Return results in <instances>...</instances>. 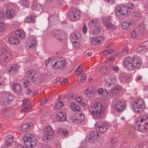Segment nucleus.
Masks as SVG:
<instances>
[{
    "label": "nucleus",
    "mask_w": 148,
    "mask_h": 148,
    "mask_svg": "<svg viewBox=\"0 0 148 148\" xmlns=\"http://www.w3.org/2000/svg\"><path fill=\"white\" fill-rule=\"evenodd\" d=\"M68 81V79L67 78L64 79L61 82V84L62 85L64 84H66Z\"/></svg>",
    "instance_id": "nucleus-60"
},
{
    "label": "nucleus",
    "mask_w": 148,
    "mask_h": 148,
    "mask_svg": "<svg viewBox=\"0 0 148 148\" xmlns=\"http://www.w3.org/2000/svg\"><path fill=\"white\" fill-rule=\"evenodd\" d=\"M129 51V49L128 47H126L124 48L123 50L122 51V52L121 53L119 52L117 53L116 55V56H121V55H125Z\"/></svg>",
    "instance_id": "nucleus-40"
},
{
    "label": "nucleus",
    "mask_w": 148,
    "mask_h": 148,
    "mask_svg": "<svg viewBox=\"0 0 148 148\" xmlns=\"http://www.w3.org/2000/svg\"><path fill=\"white\" fill-rule=\"evenodd\" d=\"M98 133L97 131H90V132L88 138V141L91 143H92L94 142V139L95 138L96 136H98Z\"/></svg>",
    "instance_id": "nucleus-22"
},
{
    "label": "nucleus",
    "mask_w": 148,
    "mask_h": 148,
    "mask_svg": "<svg viewBox=\"0 0 148 148\" xmlns=\"http://www.w3.org/2000/svg\"><path fill=\"white\" fill-rule=\"evenodd\" d=\"M144 103V101L143 99L141 98L138 99L135 101V103L134 104V106H145Z\"/></svg>",
    "instance_id": "nucleus-33"
},
{
    "label": "nucleus",
    "mask_w": 148,
    "mask_h": 148,
    "mask_svg": "<svg viewBox=\"0 0 148 148\" xmlns=\"http://www.w3.org/2000/svg\"><path fill=\"white\" fill-rule=\"evenodd\" d=\"M101 25L98 21V20L96 18H92L90 20L88 23V26L90 28L100 26Z\"/></svg>",
    "instance_id": "nucleus-15"
},
{
    "label": "nucleus",
    "mask_w": 148,
    "mask_h": 148,
    "mask_svg": "<svg viewBox=\"0 0 148 148\" xmlns=\"http://www.w3.org/2000/svg\"><path fill=\"white\" fill-rule=\"evenodd\" d=\"M12 143L9 142L8 141L7 142V141H6L4 144V147H8L11 145L12 144Z\"/></svg>",
    "instance_id": "nucleus-59"
},
{
    "label": "nucleus",
    "mask_w": 148,
    "mask_h": 148,
    "mask_svg": "<svg viewBox=\"0 0 148 148\" xmlns=\"http://www.w3.org/2000/svg\"><path fill=\"white\" fill-rule=\"evenodd\" d=\"M24 144L28 147H33L37 143L36 139L34 135L31 133L25 134L23 138Z\"/></svg>",
    "instance_id": "nucleus-4"
},
{
    "label": "nucleus",
    "mask_w": 148,
    "mask_h": 148,
    "mask_svg": "<svg viewBox=\"0 0 148 148\" xmlns=\"http://www.w3.org/2000/svg\"><path fill=\"white\" fill-rule=\"evenodd\" d=\"M52 35L56 39L60 41L65 40L66 38V34L61 30H56L54 31Z\"/></svg>",
    "instance_id": "nucleus-8"
},
{
    "label": "nucleus",
    "mask_w": 148,
    "mask_h": 148,
    "mask_svg": "<svg viewBox=\"0 0 148 148\" xmlns=\"http://www.w3.org/2000/svg\"><path fill=\"white\" fill-rule=\"evenodd\" d=\"M104 25L106 28L109 30H113L116 28V26L109 22L104 23Z\"/></svg>",
    "instance_id": "nucleus-24"
},
{
    "label": "nucleus",
    "mask_w": 148,
    "mask_h": 148,
    "mask_svg": "<svg viewBox=\"0 0 148 148\" xmlns=\"http://www.w3.org/2000/svg\"><path fill=\"white\" fill-rule=\"evenodd\" d=\"M134 111L138 113H142L145 108V106H134Z\"/></svg>",
    "instance_id": "nucleus-32"
},
{
    "label": "nucleus",
    "mask_w": 148,
    "mask_h": 148,
    "mask_svg": "<svg viewBox=\"0 0 148 148\" xmlns=\"http://www.w3.org/2000/svg\"><path fill=\"white\" fill-rule=\"evenodd\" d=\"M115 13L118 16H120L122 15L127 16L130 14V11L127 10L125 5H124L117 6L115 10Z\"/></svg>",
    "instance_id": "nucleus-6"
},
{
    "label": "nucleus",
    "mask_w": 148,
    "mask_h": 148,
    "mask_svg": "<svg viewBox=\"0 0 148 148\" xmlns=\"http://www.w3.org/2000/svg\"><path fill=\"white\" fill-rule=\"evenodd\" d=\"M112 69L115 71L118 72L119 70V68L118 66H113Z\"/></svg>",
    "instance_id": "nucleus-64"
},
{
    "label": "nucleus",
    "mask_w": 148,
    "mask_h": 148,
    "mask_svg": "<svg viewBox=\"0 0 148 148\" xmlns=\"http://www.w3.org/2000/svg\"><path fill=\"white\" fill-rule=\"evenodd\" d=\"M112 95L111 93H109V91L107 90H105L103 91L102 94V96L103 98H111L112 96Z\"/></svg>",
    "instance_id": "nucleus-37"
},
{
    "label": "nucleus",
    "mask_w": 148,
    "mask_h": 148,
    "mask_svg": "<svg viewBox=\"0 0 148 148\" xmlns=\"http://www.w3.org/2000/svg\"><path fill=\"white\" fill-rule=\"evenodd\" d=\"M83 67L81 65H80L79 67L77 69L75 72V74L76 75H79L82 73V70Z\"/></svg>",
    "instance_id": "nucleus-50"
},
{
    "label": "nucleus",
    "mask_w": 148,
    "mask_h": 148,
    "mask_svg": "<svg viewBox=\"0 0 148 148\" xmlns=\"http://www.w3.org/2000/svg\"><path fill=\"white\" fill-rule=\"evenodd\" d=\"M56 118L59 122L64 121L67 120L66 114L65 113L60 112L57 114Z\"/></svg>",
    "instance_id": "nucleus-20"
},
{
    "label": "nucleus",
    "mask_w": 148,
    "mask_h": 148,
    "mask_svg": "<svg viewBox=\"0 0 148 148\" xmlns=\"http://www.w3.org/2000/svg\"><path fill=\"white\" fill-rule=\"evenodd\" d=\"M0 60H2L1 62H4L7 59H11L12 56L10 53L3 48H0Z\"/></svg>",
    "instance_id": "nucleus-9"
},
{
    "label": "nucleus",
    "mask_w": 148,
    "mask_h": 148,
    "mask_svg": "<svg viewBox=\"0 0 148 148\" xmlns=\"http://www.w3.org/2000/svg\"><path fill=\"white\" fill-rule=\"evenodd\" d=\"M121 90V86L119 85H116L113 89L110 91L111 94L112 95H115L119 92Z\"/></svg>",
    "instance_id": "nucleus-25"
},
{
    "label": "nucleus",
    "mask_w": 148,
    "mask_h": 148,
    "mask_svg": "<svg viewBox=\"0 0 148 148\" xmlns=\"http://www.w3.org/2000/svg\"><path fill=\"white\" fill-rule=\"evenodd\" d=\"M84 119V116L82 114L75 115L72 118V122L75 123L82 122Z\"/></svg>",
    "instance_id": "nucleus-14"
},
{
    "label": "nucleus",
    "mask_w": 148,
    "mask_h": 148,
    "mask_svg": "<svg viewBox=\"0 0 148 148\" xmlns=\"http://www.w3.org/2000/svg\"><path fill=\"white\" fill-rule=\"evenodd\" d=\"M100 71L102 74H105L107 71L106 67V66H102L100 69Z\"/></svg>",
    "instance_id": "nucleus-52"
},
{
    "label": "nucleus",
    "mask_w": 148,
    "mask_h": 148,
    "mask_svg": "<svg viewBox=\"0 0 148 148\" xmlns=\"http://www.w3.org/2000/svg\"><path fill=\"white\" fill-rule=\"evenodd\" d=\"M111 19V18L110 16L108 18H107L105 17H103L102 18V20L103 21L104 23L108 22Z\"/></svg>",
    "instance_id": "nucleus-56"
},
{
    "label": "nucleus",
    "mask_w": 148,
    "mask_h": 148,
    "mask_svg": "<svg viewBox=\"0 0 148 148\" xmlns=\"http://www.w3.org/2000/svg\"><path fill=\"white\" fill-rule=\"evenodd\" d=\"M32 107V106L31 104H27V106L24 107V108L21 110V112H27Z\"/></svg>",
    "instance_id": "nucleus-41"
},
{
    "label": "nucleus",
    "mask_w": 148,
    "mask_h": 148,
    "mask_svg": "<svg viewBox=\"0 0 148 148\" xmlns=\"http://www.w3.org/2000/svg\"><path fill=\"white\" fill-rule=\"evenodd\" d=\"M28 104H30L29 103L28 100L26 99H25L23 101V103L22 106L23 107H25V106H27V105Z\"/></svg>",
    "instance_id": "nucleus-55"
},
{
    "label": "nucleus",
    "mask_w": 148,
    "mask_h": 148,
    "mask_svg": "<svg viewBox=\"0 0 148 148\" xmlns=\"http://www.w3.org/2000/svg\"><path fill=\"white\" fill-rule=\"evenodd\" d=\"M16 12L15 10L12 8H10L6 10L5 12L6 17L9 19L13 18L16 15Z\"/></svg>",
    "instance_id": "nucleus-17"
},
{
    "label": "nucleus",
    "mask_w": 148,
    "mask_h": 148,
    "mask_svg": "<svg viewBox=\"0 0 148 148\" xmlns=\"http://www.w3.org/2000/svg\"><path fill=\"white\" fill-rule=\"evenodd\" d=\"M147 49H146L144 46H139L137 48L136 51L137 53H139L141 52V51H144L145 52H146Z\"/></svg>",
    "instance_id": "nucleus-42"
},
{
    "label": "nucleus",
    "mask_w": 148,
    "mask_h": 148,
    "mask_svg": "<svg viewBox=\"0 0 148 148\" xmlns=\"http://www.w3.org/2000/svg\"><path fill=\"white\" fill-rule=\"evenodd\" d=\"M20 4L25 7H27L29 5L30 3L29 0H20Z\"/></svg>",
    "instance_id": "nucleus-38"
},
{
    "label": "nucleus",
    "mask_w": 148,
    "mask_h": 148,
    "mask_svg": "<svg viewBox=\"0 0 148 148\" xmlns=\"http://www.w3.org/2000/svg\"><path fill=\"white\" fill-rule=\"evenodd\" d=\"M81 38V36L79 33L73 34L70 38V40L72 42L79 41V39Z\"/></svg>",
    "instance_id": "nucleus-26"
},
{
    "label": "nucleus",
    "mask_w": 148,
    "mask_h": 148,
    "mask_svg": "<svg viewBox=\"0 0 148 148\" xmlns=\"http://www.w3.org/2000/svg\"><path fill=\"white\" fill-rule=\"evenodd\" d=\"M5 15V12L3 11H0V18L2 19L4 17Z\"/></svg>",
    "instance_id": "nucleus-63"
},
{
    "label": "nucleus",
    "mask_w": 148,
    "mask_h": 148,
    "mask_svg": "<svg viewBox=\"0 0 148 148\" xmlns=\"http://www.w3.org/2000/svg\"><path fill=\"white\" fill-rule=\"evenodd\" d=\"M10 103V102L8 100L5 99V96L1 102V103L3 106H6L8 105Z\"/></svg>",
    "instance_id": "nucleus-45"
},
{
    "label": "nucleus",
    "mask_w": 148,
    "mask_h": 148,
    "mask_svg": "<svg viewBox=\"0 0 148 148\" xmlns=\"http://www.w3.org/2000/svg\"><path fill=\"white\" fill-rule=\"evenodd\" d=\"M117 81V78L115 75L112 73L108 78L104 79V85L107 87L111 86L115 84Z\"/></svg>",
    "instance_id": "nucleus-7"
},
{
    "label": "nucleus",
    "mask_w": 148,
    "mask_h": 148,
    "mask_svg": "<svg viewBox=\"0 0 148 148\" xmlns=\"http://www.w3.org/2000/svg\"><path fill=\"white\" fill-rule=\"evenodd\" d=\"M94 90L92 88H89L85 91L86 96L88 98H91L93 97Z\"/></svg>",
    "instance_id": "nucleus-27"
},
{
    "label": "nucleus",
    "mask_w": 148,
    "mask_h": 148,
    "mask_svg": "<svg viewBox=\"0 0 148 148\" xmlns=\"http://www.w3.org/2000/svg\"><path fill=\"white\" fill-rule=\"evenodd\" d=\"M128 79V77L124 73H121L119 75V79L123 82H126Z\"/></svg>",
    "instance_id": "nucleus-35"
},
{
    "label": "nucleus",
    "mask_w": 148,
    "mask_h": 148,
    "mask_svg": "<svg viewBox=\"0 0 148 148\" xmlns=\"http://www.w3.org/2000/svg\"><path fill=\"white\" fill-rule=\"evenodd\" d=\"M6 141H7V142L8 141L11 143H14V140L12 136L11 135L8 136L6 137Z\"/></svg>",
    "instance_id": "nucleus-43"
},
{
    "label": "nucleus",
    "mask_w": 148,
    "mask_h": 148,
    "mask_svg": "<svg viewBox=\"0 0 148 148\" xmlns=\"http://www.w3.org/2000/svg\"><path fill=\"white\" fill-rule=\"evenodd\" d=\"M86 75L85 74H83L82 75L81 78V82L82 83H83L86 80Z\"/></svg>",
    "instance_id": "nucleus-54"
},
{
    "label": "nucleus",
    "mask_w": 148,
    "mask_h": 148,
    "mask_svg": "<svg viewBox=\"0 0 148 148\" xmlns=\"http://www.w3.org/2000/svg\"><path fill=\"white\" fill-rule=\"evenodd\" d=\"M15 34L17 37L21 39L24 38L25 37V32L22 30H18L15 32Z\"/></svg>",
    "instance_id": "nucleus-29"
},
{
    "label": "nucleus",
    "mask_w": 148,
    "mask_h": 148,
    "mask_svg": "<svg viewBox=\"0 0 148 148\" xmlns=\"http://www.w3.org/2000/svg\"><path fill=\"white\" fill-rule=\"evenodd\" d=\"M126 107L125 103L123 101H118L114 106V108L119 112H123Z\"/></svg>",
    "instance_id": "nucleus-10"
},
{
    "label": "nucleus",
    "mask_w": 148,
    "mask_h": 148,
    "mask_svg": "<svg viewBox=\"0 0 148 148\" xmlns=\"http://www.w3.org/2000/svg\"><path fill=\"white\" fill-rule=\"evenodd\" d=\"M5 99L8 100L10 103L13 100L14 98V96L12 93L9 92L7 93L5 95Z\"/></svg>",
    "instance_id": "nucleus-34"
},
{
    "label": "nucleus",
    "mask_w": 148,
    "mask_h": 148,
    "mask_svg": "<svg viewBox=\"0 0 148 148\" xmlns=\"http://www.w3.org/2000/svg\"><path fill=\"white\" fill-rule=\"evenodd\" d=\"M103 91V88H100L98 90L97 92L98 94L102 95Z\"/></svg>",
    "instance_id": "nucleus-58"
},
{
    "label": "nucleus",
    "mask_w": 148,
    "mask_h": 148,
    "mask_svg": "<svg viewBox=\"0 0 148 148\" xmlns=\"http://www.w3.org/2000/svg\"><path fill=\"white\" fill-rule=\"evenodd\" d=\"M92 44L94 45H98L102 43L104 41L103 38L101 36L92 37L90 38Z\"/></svg>",
    "instance_id": "nucleus-13"
},
{
    "label": "nucleus",
    "mask_w": 148,
    "mask_h": 148,
    "mask_svg": "<svg viewBox=\"0 0 148 148\" xmlns=\"http://www.w3.org/2000/svg\"><path fill=\"white\" fill-rule=\"evenodd\" d=\"M72 43H73V47L75 49H78L80 47V44L79 42V41H76V42Z\"/></svg>",
    "instance_id": "nucleus-47"
},
{
    "label": "nucleus",
    "mask_w": 148,
    "mask_h": 148,
    "mask_svg": "<svg viewBox=\"0 0 148 148\" xmlns=\"http://www.w3.org/2000/svg\"><path fill=\"white\" fill-rule=\"evenodd\" d=\"M44 131L47 132H49L51 134H53V131L51 127L50 126H48L46 127L44 130Z\"/></svg>",
    "instance_id": "nucleus-46"
},
{
    "label": "nucleus",
    "mask_w": 148,
    "mask_h": 148,
    "mask_svg": "<svg viewBox=\"0 0 148 148\" xmlns=\"http://www.w3.org/2000/svg\"><path fill=\"white\" fill-rule=\"evenodd\" d=\"M30 126V125L28 123L24 124L22 125L21 129L23 131H25L28 129L29 126Z\"/></svg>",
    "instance_id": "nucleus-51"
},
{
    "label": "nucleus",
    "mask_w": 148,
    "mask_h": 148,
    "mask_svg": "<svg viewBox=\"0 0 148 148\" xmlns=\"http://www.w3.org/2000/svg\"><path fill=\"white\" fill-rule=\"evenodd\" d=\"M48 101L47 99V98H46L45 99H44L40 103V105L41 106L43 105L46 103Z\"/></svg>",
    "instance_id": "nucleus-62"
},
{
    "label": "nucleus",
    "mask_w": 148,
    "mask_h": 148,
    "mask_svg": "<svg viewBox=\"0 0 148 148\" xmlns=\"http://www.w3.org/2000/svg\"><path fill=\"white\" fill-rule=\"evenodd\" d=\"M124 64L127 69L130 70H132L136 67L138 68L140 66L142 62L139 56L135 55L132 58L128 57L125 59Z\"/></svg>",
    "instance_id": "nucleus-2"
},
{
    "label": "nucleus",
    "mask_w": 148,
    "mask_h": 148,
    "mask_svg": "<svg viewBox=\"0 0 148 148\" xmlns=\"http://www.w3.org/2000/svg\"><path fill=\"white\" fill-rule=\"evenodd\" d=\"M29 84L30 82L29 80L27 79L25 80L23 83V85L24 87L25 88H27V86L29 85Z\"/></svg>",
    "instance_id": "nucleus-57"
},
{
    "label": "nucleus",
    "mask_w": 148,
    "mask_h": 148,
    "mask_svg": "<svg viewBox=\"0 0 148 148\" xmlns=\"http://www.w3.org/2000/svg\"><path fill=\"white\" fill-rule=\"evenodd\" d=\"M32 73L33 72L32 71L29 70L27 72L26 74L27 78H30L31 79V81L33 83H34L36 81L38 78V76L35 72L33 73L32 76H31Z\"/></svg>",
    "instance_id": "nucleus-16"
},
{
    "label": "nucleus",
    "mask_w": 148,
    "mask_h": 148,
    "mask_svg": "<svg viewBox=\"0 0 148 148\" xmlns=\"http://www.w3.org/2000/svg\"><path fill=\"white\" fill-rule=\"evenodd\" d=\"M53 134H51L49 132L43 131V140L46 143L49 140H51L53 136Z\"/></svg>",
    "instance_id": "nucleus-21"
},
{
    "label": "nucleus",
    "mask_w": 148,
    "mask_h": 148,
    "mask_svg": "<svg viewBox=\"0 0 148 148\" xmlns=\"http://www.w3.org/2000/svg\"><path fill=\"white\" fill-rule=\"evenodd\" d=\"M135 128L141 132L148 130V114H144L142 117L136 119L134 123Z\"/></svg>",
    "instance_id": "nucleus-1"
},
{
    "label": "nucleus",
    "mask_w": 148,
    "mask_h": 148,
    "mask_svg": "<svg viewBox=\"0 0 148 148\" xmlns=\"http://www.w3.org/2000/svg\"><path fill=\"white\" fill-rule=\"evenodd\" d=\"M62 134L65 136H67L68 135V132L66 130H63V132L62 133Z\"/></svg>",
    "instance_id": "nucleus-61"
},
{
    "label": "nucleus",
    "mask_w": 148,
    "mask_h": 148,
    "mask_svg": "<svg viewBox=\"0 0 148 148\" xmlns=\"http://www.w3.org/2000/svg\"><path fill=\"white\" fill-rule=\"evenodd\" d=\"M126 6L127 10L130 11V9L134 8V4L131 3H129L127 4V5H125Z\"/></svg>",
    "instance_id": "nucleus-49"
},
{
    "label": "nucleus",
    "mask_w": 148,
    "mask_h": 148,
    "mask_svg": "<svg viewBox=\"0 0 148 148\" xmlns=\"http://www.w3.org/2000/svg\"><path fill=\"white\" fill-rule=\"evenodd\" d=\"M133 23L132 20L128 19L123 22L122 23L121 26L123 28L127 29L130 27Z\"/></svg>",
    "instance_id": "nucleus-19"
},
{
    "label": "nucleus",
    "mask_w": 148,
    "mask_h": 148,
    "mask_svg": "<svg viewBox=\"0 0 148 148\" xmlns=\"http://www.w3.org/2000/svg\"><path fill=\"white\" fill-rule=\"evenodd\" d=\"M103 108L101 104L96 103L89 108L90 114L95 118H101L103 114Z\"/></svg>",
    "instance_id": "nucleus-3"
},
{
    "label": "nucleus",
    "mask_w": 148,
    "mask_h": 148,
    "mask_svg": "<svg viewBox=\"0 0 148 148\" xmlns=\"http://www.w3.org/2000/svg\"><path fill=\"white\" fill-rule=\"evenodd\" d=\"M69 16L71 19L75 21L79 19L80 12L79 10L73 9L70 12Z\"/></svg>",
    "instance_id": "nucleus-11"
},
{
    "label": "nucleus",
    "mask_w": 148,
    "mask_h": 148,
    "mask_svg": "<svg viewBox=\"0 0 148 148\" xmlns=\"http://www.w3.org/2000/svg\"><path fill=\"white\" fill-rule=\"evenodd\" d=\"M94 28V29L91 32L90 34L92 36H97L101 30V25Z\"/></svg>",
    "instance_id": "nucleus-23"
},
{
    "label": "nucleus",
    "mask_w": 148,
    "mask_h": 148,
    "mask_svg": "<svg viewBox=\"0 0 148 148\" xmlns=\"http://www.w3.org/2000/svg\"><path fill=\"white\" fill-rule=\"evenodd\" d=\"M32 8L36 11H38L41 8L40 4L39 3H33L32 5Z\"/></svg>",
    "instance_id": "nucleus-39"
},
{
    "label": "nucleus",
    "mask_w": 148,
    "mask_h": 148,
    "mask_svg": "<svg viewBox=\"0 0 148 148\" xmlns=\"http://www.w3.org/2000/svg\"><path fill=\"white\" fill-rule=\"evenodd\" d=\"M9 41L10 43L13 45L18 44L19 42V40L16 37L11 36L9 38Z\"/></svg>",
    "instance_id": "nucleus-30"
},
{
    "label": "nucleus",
    "mask_w": 148,
    "mask_h": 148,
    "mask_svg": "<svg viewBox=\"0 0 148 148\" xmlns=\"http://www.w3.org/2000/svg\"><path fill=\"white\" fill-rule=\"evenodd\" d=\"M25 21L27 23H34L32 18L31 17H27L25 19Z\"/></svg>",
    "instance_id": "nucleus-53"
},
{
    "label": "nucleus",
    "mask_w": 148,
    "mask_h": 148,
    "mask_svg": "<svg viewBox=\"0 0 148 148\" xmlns=\"http://www.w3.org/2000/svg\"><path fill=\"white\" fill-rule=\"evenodd\" d=\"M63 105L64 104L62 101H59L56 103L55 106V108L56 109H59L61 108Z\"/></svg>",
    "instance_id": "nucleus-44"
},
{
    "label": "nucleus",
    "mask_w": 148,
    "mask_h": 148,
    "mask_svg": "<svg viewBox=\"0 0 148 148\" xmlns=\"http://www.w3.org/2000/svg\"><path fill=\"white\" fill-rule=\"evenodd\" d=\"M107 129V126L105 125H102L100 126H98L97 127V129H99V132L101 133L106 132Z\"/></svg>",
    "instance_id": "nucleus-36"
},
{
    "label": "nucleus",
    "mask_w": 148,
    "mask_h": 148,
    "mask_svg": "<svg viewBox=\"0 0 148 148\" xmlns=\"http://www.w3.org/2000/svg\"><path fill=\"white\" fill-rule=\"evenodd\" d=\"M67 62L65 59L60 58L58 59H55L51 62L52 67L54 69L60 70L64 69L65 67Z\"/></svg>",
    "instance_id": "nucleus-5"
},
{
    "label": "nucleus",
    "mask_w": 148,
    "mask_h": 148,
    "mask_svg": "<svg viewBox=\"0 0 148 148\" xmlns=\"http://www.w3.org/2000/svg\"><path fill=\"white\" fill-rule=\"evenodd\" d=\"M12 89L16 94H20L21 93V86L20 84H14L12 87Z\"/></svg>",
    "instance_id": "nucleus-18"
},
{
    "label": "nucleus",
    "mask_w": 148,
    "mask_h": 148,
    "mask_svg": "<svg viewBox=\"0 0 148 148\" xmlns=\"http://www.w3.org/2000/svg\"><path fill=\"white\" fill-rule=\"evenodd\" d=\"M70 106L72 110L73 111H79L81 110L80 107L74 102L71 103Z\"/></svg>",
    "instance_id": "nucleus-31"
},
{
    "label": "nucleus",
    "mask_w": 148,
    "mask_h": 148,
    "mask_svg": "<svg viewBox=\"0 0 148 148\" xmlns=\"http://www.w3.org/2000/svg\"><path fill=\"white\" fill-rule=\"evenodd\" d=\"M19 67L17 65L13 64L11 66L10 69H9L8 71L9 72H12L13 73H16L19 71Z\"/></svg>",
    "instance_id": "nucleus-28"
},
{
    "label": "nucleus",
    "mask_w": 148,
    "mask_h": 148,
    "mask_svg": "<svg viewBox=\"0 0 148 148\" xmlns=\"http://www.w3.org/2000/svg\"><path fill=\"white\" fill-rule=\"evenodd\" d=\"M37 42V39L36 37L33 36H31L29 37V40L27 47L29 48H33L36 46Z\"/></svg>",
    "instance_id": "nucleus-12"
},
{
    "label": "nucleus",
    "mask_w": 148,
    "mask_h": 148,
    "mask_svg": "<svg viewBox=\"0 0 148 148\" xmlns=\"http://www.w3.org/2000/svg\"><path fill=\"white\" fill-rule=\"evenodd\" d=\"M117 142V140L115 138H113L111 141V143L113 147H116L117 145L116 144Z\"/></svg>",
    "instance_id": "nucleus-48"
}]
</instances>
